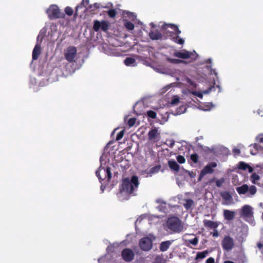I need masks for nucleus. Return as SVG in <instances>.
Instances as JSON below:
<instances>
[{"mask_svg":"<svg viewBox=\"0 0 263 263\" xmlns=\"http://www.w3.org/2000/svg\"><path fill=\"white\" fill-rule=\"evenodd\" d=\"M139 185L138 177L134 175L131 179L127 177L122 180V183L120 185V193H125L126 194L131 195L134 194L135 190H137Z\"/></svg>","mask_w":263,"mask_h":263,"instance_id":"nucleus-1","label":"nucleus"},{"mask_svg":"<svg viewBox=\"0 0 263 263\" xmlns=\"http://www.w3.org/2000/svg\"><path fill=\"white\" fill-rule=\"evenodd\" d=\"M168 228L175 233H180L183 230V226L179 218L171 217L166 221Z\"/></svg>","mask_w":263,"mask_h":263,"instance_id":"nucleus-2","label":"nucleus"},{"mask_svg":"<svg viewBox=\"0 0 263 263\" xmlns=\"http://www.w3.org/2000/svg\"><path fill=\"white\" fill-rule=\"evenodd\" d=\"M236 190L239 195H246L248 197H252L257 193V188L255 186L253 185L249 186L247 184L237 187Z\"/></svg>","mask_w":263,"mask_h":263,"instance_id":"nucleus-3","label":"nucleus"},{"mask_svg":"<svg viewBox=\"0 0 263 263\" xmlns=\"http://www.w3.org/2000/svg\"><path fill=\"white\" fill-rule=\"evenodd\" d=\"M46 13L50 20L64 18L65 14L62 12L57 5H51L47 10Z\"/></svg>","mask_w":263,"mask_h":263,"instance_id":"nucleus-4","label":"nucleus"},{"mask_svg":"<svg viewBox=\"0 0 263 263\" xmlns=\"http://www.w3.org/2000/svg\"><path fill=\"white\" fill-rule=\"evenodd\" d=\"M96 175L100 182L105 179H107V181H109L111 178V169L109 167L105 168L100 166L96 172Z\"/></svg>","mask_w":263,"mask_h":263,"instance_id":"nucleus-5","label":"nucleus"},{"mask_svg":"<svg viewBox=\"0 0 263 263\" xmlns=\"http://www.w3.org/2000/svg\"><path fill=\"white\" fill-rule=\"evenodd\" d=\"M65 59L69 63L76 62L75 59L77 54V49L76 47L70 46L64 51Z\"/></svg>","mask_w":263,"mask_h":263,"instance_id":"nucleus-6","label":"nucleus"},{"mask_svg":"<svg viewBox=\"0 0 263 263\" xmlns=\"http://www.w3.org/2000/svg\"><path fill=\"white\" fill-rule=\"evenodd\" d=\"M174 56L182 59L191 58L192 61H195L197 59L198 54L195 51L191 52L184 50L183 51H177L174 52Z\"/></svg>","mask_w":263,"mask_h":263,"instance_id":"nucleus-7","label":"nucleus"},{"mask_svg":"<svg viewBox=\"0 0 263 263\" xmlns=\"http://www.w3.org/2000/svg\"><path fill=\"white\" fill-rule=\"evenodd\" d=\"M221 246L223 250L229 251L235 247V242L233 238L229 235H226L221 241Z\"/></svg>","mask_w":263,"mask_h":263,"instance_id":"nucleus-8","label":"nucleus"},{"mask_svg":"<svg viewBox=\"0 0 263 263\" xmlns=\"http://www.w3.org/2000/svg\"><path fill=\"white\" fill-rule=\"evenodd\" d=\"M110 26V23L107 21H102L100 22L98 20L93 21V29L96 32H98L101 29L104 32H106Z\"/></svg>","mask_w":263,"mask_h":263,"instance_id":"nucleus-9","label":"nucleus"},{"mask_svg":"<svg viewBox=\"0 0 263 263\" xmlns=\"http://www.w3.org/2000/svg\"><path fill=\"white\" fill-rule=\"evenodd\" d=\"M217 166V163L215 162L209 163L201 171L199 175L198 180H201L203 177L208 174H212L214 171V168H215Z\"/></svg>","mask_w":263,"mask_h":263,"instance_id":"nucleus-10","label":"nucleus"},{"mask_svg":"<svg viewBox=\"0 0 263 263\" xmlns=\"http://www.w3.org/2000/svg\"><path fill=\"white\" fill-rule=\"evenodd\" d=\"M139 245L142 250L148 251L153 247V240L148 237H144L139 240Z\"/></svg>","mask_w":263,"mask_h":263,"instance_id":"nucleus-11","label":"nucleus"},{"mask_svg":"<svg viewBox=\"0 0 263 263\" xmlns=\"http://www.w3.org/2000/svg\"><path fill=\"white\" fill-rule=\"evenodd\" d=\"M121 256L125 261L130 262L134 259L135 254L130 249L125 248L122 251Z\"/></svg>","mask_w":263,"mask_h":263,"instance_id":"nucleus-12","label":"nucleus"},{"mask_svg":"<svg viewBox=\"0 0 263 263\" xmlns=\"http://www.w3.org/2000/svg\"><path fill=\"white\" fill-rule=\"evenodd\" d=\"M168 27L171 28L175 31V34L176 35L179 36V35L181 33V31L179 29L178 27L175 24H166L162 26V28L164 29H166ZM174 34V33L173 32H171L170 36H173Z\"/></svg>","mask_w":263,"mask_h":263,"instance_id":"nucleus-13","label":"nucleus"},{"mask_svg":"<svg viewBox=\"0 0 263 263\" xmlns=\"http://www.w3.org/2000/svg\"><path fill=\"white\" fill-rule=\"evenodd\" d=\"M252 214V208L250 205H245L241 209V216L243 217H249Z\"/></svg>","mask_w":263,"mask_h":263,"instance_id":"nucleus-14","label":"nucleus"},{"mask_svg":"<svg viewBox=\"0 0 263 263\" xmlns=\"http://www.w3.org/2000/svg\"><path fill=\"white\" fill-rule=\"evenodd\" d=\"M204 226L211 229H216L218 226V223L210 220L204 219L203 221Z\"/></svg>","mask_w":263,"mask_h":263,"instance_id":"nucleus-15","label":"nucleus"},{"mask_svg":"<svg viewBox=\"0 0 263 263\" xmlns=\"http://www.w3.org/2000/svg\"><path fill=\"white\" fill-rule=\"evenodd\" d=\"M173 241V240H167L161 242L159 246V249L160 251L165 252L167 251L170 247Z\"/></svg>","mask_w":263,"mask_h":263,"instance_id":"nucleus-16","label":"nucleus"},{"mask_svg":"<svg viewBox=\"0 0 263 263\" xmlns=\"http://www.w3.org/2000/svg\"><path fill=\"white\" fill-rule=\"evenodd\" d=\"M238 168L240 170L243 171L248 170V172L249 173H252L254 170L252 166H250L248 164L243 161L239 162L238 164Z\"/></svg>","mask_w":263,"mask_h":263,"instance_id":"nucleus-17","label":"nucleus"},{"mask_svg":"<svg viewBox=\"0 0 263 263\" xmlns=\"http://www.w3.org/2000/svg\"><path fill=\"white\" fill-rule=\"evenodd\" d=\"M223 216L226 220H232L235 216V212L229 210H224L223 211Z\"/></svg>","mask_w":263,"mask_h":263,"instance_id":"nucleus-18","label":"nucleus"},{"mask_svg":"<svg viewBox=\"0 0 263 263\" xmlns=\"http://www.w3.org/2000/svg\"><path fill=\"white\" fill-rule=\"evenodd\" d=\"M148 35L150 39L152 40H161L162 38V35L158 30L150 31Z\"/></svg>","mask_w":263,"mask_h":263,"instance_id":"nucleus-19","label":"nucleus"},{"mask_svg":"<svg viewBox=\"0 0 263 263\" xmlns=\"http://www.w3.org/2000/svg\"><path fill=\"white\" fill-rule=\"evenodd\" d=\"M41 48L40 45L38 44H36L32 52V59L33 60H36L39 58V55H40L41 53Z\"/></svg>","mask_w":263,"mask_h":263,"instance_id":"nucleus-20","label":"nucleus"},{"mask_svg":"<svg viewBox=\"0 0 263 263\" xmlns=\"http://www.w3.org/2000/svg\"><path fill=\"white\" fill-rule=\"evenodd\" d=\"M168 165L169 167L171 170L175 171L177 172H179L180 168L179 165L175 160H169L168 161Z\"/></svg>","mask_w":263,"mask_h":263,"instance_id":"nucleus-21","label":"nucleus"},{"mask_svg":"<svg viewBox=\"0 0 263 263\" xmlns=\"http://www.w3.org/2000/svg\"><path fill=\"white\" fill-rule=\"evenodd\" d=\"M222 198L227 202V203H231L233 198L230 193L228 192H224L221 193Z\"/></svg>","mask_w":263,"mask_h":263,"instance_id":"nucleus-22","label":"nucleus"},{"mask_svg":"<svg viewBox=\"0 0 263 263\" xmlns=\"http://www.w3.org/2000/svg\"><path fill=\"white\" fill-rule=\"evenodd\" d=\"M89 0H82L81 3L76 7V11L74 13V16L78 15V11L79 9L82 8L83 7H86L89 5Z\"/></svg>","mask_w":263,"mask_h":263,"instance_id":"nucleus-23","label":"nucleus"},{"mask_svg":"<svg viewBox=\"0 0 263 263\" xmlns=\"http://www.w3.org/2000/svg\"><path fill=\"white\" fill-rule=\"evenodd\" d=\"M158 135V130L155 128L149 131L148 133V139L152 140L156 139Z\"/></svg>","mask_w":263,"mask_h":263,"instance_id":"nucleus-24","label":"nucleus"},{"mask_svg":"<svg viewBox=\"0 0 263 263\" xmlns=\"http://www.w3.org/2000/svg\"><path fill=\"white\" fill-rule=\"evenodd\" d=\"M209 252L207 250L203 251L202 252H198L196 254V256L195 258L196 260L199 259H202L204 258L208 254Z\"/></svg>","mask_w":263,"mask_h":263,"instance_id":"nucleus-25","label":"nucleus"},{"mask_svg":"<svg viewBox=\"0 0 263 263\" xmlns=\"http://www.w3.org/2000/svg\"><path fill=\"white\" fill-rule=\"evenodd\" d=\"M161 169V165H157L151 168V169L149 170L147 174L150 176H152L153 174L158 173L159 171Z\"/></svg>","mask_w":263,"mask_h":263,"instance_id":"nucleus-26","label":"nucleus"},{"mask_svg":"<svg viewBox=\"0 0 263 263\" xmlns=\"http://www.w3.org/2000/svg\"><path fill=\"white\" fill-rule=\"evenodd\" d=\"M260 179V176L257 175L256 173H253L250 176V180L252 183L255 184L259 185L258 183V180Z\"/></svg>","mask_w":263,"mask_h":263,"instance_id":"nucleus-27","label":"nucleus"},{"mask_svg":"<svg viewBox=\"0 0 263 263\" xmlns=\"http://www.w3.org/2000/svg\"><path fill=\"white\" fill-rule=\"evenodd\" d=\"M172 38L171 40L175 42L176 44H180V45H183L184 43V40L180 38L179 36L176 35L175 36H171Z\"/></svg>","mask_w":263,"mask_h":263,"instance_id":"nucleus-28","label":"nucleus"},{"mask_svg":"<svg viewBox=\"0 0 263 263\" xmlns=\"http://www.w3.org/2000/svg\"><path fill=\"white\" fill-rule=\"evenodd\" d=\"M194 205V201L191 199H186L185 202L183 204L184 207L186 210H189Z\"/></svg>","mask_w":263,"mask_h":263,"instance_id":"nucleus-29","label":"nucleus"},{"mask_svg":"<svg viewBox=\"0 0 263 263\" xmlns=\"http://www.w3.org/2000/svg\"><path fill=\"white\" fill-rule=\"evenodd\" d=\"M136 62V60L135 59L131 57L126 58L124 61V63L125 65L127 66H130L134 64Z\"/></svg>","mask_w":263,"mask_h":263,"instance_id":"nucleus-30","label":"nucleus"},{"mask_svg":"<svg viewBox=\"0 0 263 263\" xmlns=\"http://www.w3.org/2000/svg\"><path fill=\"white\" fill-rule=\"evenodd\" d=\"M124 26L129 30H133L135 28L134 25L132 22L127 20L125 21Z\"/></svg>","mask_w":263,"mask_h":263,"instance_id":"nucleus-31","label":"nucleus"},{"mask_svg":"<svg viewBox=\"0 0 263 263\" xmlns=\"http://www.w3.org/2000/svg\"><path fill=\"white\" fill-rule=\"evenodd\" d=\"M187 242H189L190 243L193 245L194 246H196L199 241V239L197 237L195 236L193 239H190L186 240Z\"/></svg>","mask_w":263,"mask_h":263,"instance_id":"nucleus-32","label":"nucleus"},{"mask_svg":"<svg viewBox=\"0 0 263 263\" xmlns=\"http://www.w3.org/2000/svg\"><path fill=\"white\" fill-rule=\"evenodd\" d=\"M190 159L194 163H197L198 162L199 156L197 154L194 153L191 155Z\"/></svg>","mask_w":263,"mask_h":263,"instance_id":"nucleus-33","label":"nucleus"},{"mask_svg":"<svg viewBox=\"0 0 263 263\" xmlns=\"http://www.w3.org/2000/svg\"><path fill=\"white\" fill-rule=\"evenodd\" d=\"M108 15L111 18H114L117 15V11L115 9H110L107 11Z\"/></svg>","mask_w":263,"mask_h":263,"instance_id":"nucleus-34","label":"nucleus"},{"mask_svg":"<svg viewBox=\"0 0 263 263\" xmlns=\"http://www.w3.org/2000/svg\"><path fill=\"white\" fill-rule=\"evenodd\" d=\"M64 13L68 16H71L73 13V9L71 7L67 6L65 8Z\"/></svg>","mask_w":263,"mask_h":263,"instance_id":"nucleus-35","label":"nucleus"},{"mask_svg":"<svg viewBox=\"0 0 263 263\" xmlns=\"http://www.w3.org/2000/svg\"><path fill=\"white\" fill-rule=\"evenodd\" d=\"M147 116L152 119H155L157 117V114L155 111L150 110L147 111Z\"/></svg>","mask_w":263,"mask_h":263,"instance_id":"nucleus-36","label":"nucleus"},{"mask_svg":"<svg viewBox=\"0 0 263 263\" xmlns=\"http://www.w3.org/2000/svg\"><path fill=\"white\" fill-rule=\"evenodd\" d=\"M177 160L180 164H183L185 162V158L182 155H178L176 157Z\"/></svg>","mask_w":263,"mask_h":263,"instance_id":"nucleus-37","label":"nucleus"},{"mask_svg":"<svg viewBox=\"0 0 263 263\" xmlns=\"http://www.w3.org/2000/svg\"><path fill=\"white\" fill-rule=\"evenodd\" d=\"M168 61L170 62H171L172 63H174V64L183 63L184 62V61L182 60L176 59H169Z\"/></svg>","mask_w":263,"mask_h":263,"instance_id":"nucleus-38","label":"nucleus"},{"mask_svg":"<svg viewBox=\"0 0 263 263\" xmlns=\"http://www.w3.org/2000/svg\"><path fill=\"white\" fill-rule=\"evenodd\" d=\"M136 119L135 118H130L128 121V124L129 127L134 126L136 123Z\"/></svg>","mask_w":263,"mask_h":263,"instance_id":"nucleus-39","label":"nucleus"},{"mask_svg":"<svg viewBox=\"0 0 263 263\" xmlns=\"http://www.w3.org/2000/svg\"><path fill=\"white\" fill-rule=\"evenodd\" d=\"M124 134V130L120 131L117 135L116 140L118 141V140H121L123 138Z\"/></svg>","mask_w":263,"mask_h":263,"instance_id":"nucleus-40","label":"nucleus"},{"mask_svg":"<svg viewBox=\"0 0 263 263\" xmlns=\"http://www.w3.org/2000/svg\"><path fill=\"white\" fill-rule=\"evenodd\" d=\"M186 82L189 84L191 86H193V87H196V83L192 81V80H191L189 78H187L186 79Z\"/></svg>","mask_w":263,"mask_h":263,"instance_id":"nucleus-41","label":"nucleus"},{"mask_svg":"<svg viewBox=\"0 0 263 263\" xmlns=\"http://www.w3.org/2000/svg\"><path fill=\"white\" fill-rule=\"evenodd\" d=\"M233 153L235 156H238L240 154V151L237 148H234L233 149Z\"/></svg>","mask_w":263,"mask_h":263,"instance_id":"nucleus-42","label":"nucleus"},{"mask_svg":"<svg viewBox=\"0 0 263 263\" xmlns=\"http://www.w3.org/2000/svg\"><path fill=\"white\" fill-rule=\"evenodd\" d=\"M223 182H224V180L223 179H218L216 181V185L217 187H220V186H221Z\"/></svg>","mask_w":263,"mask_h":263,"instance_id":"nucleus-43","label":"nucleus"},{"mask_svg":"<svg viewBox=\"0 0 263 263\" xmlns=\"http://www.w3.org/2000/svg\"><path fill=\"white\" fill-rule=\"evenodd\" d=\"M256 140L259 142L263 143V134H260L257 136Z\"/></svg>","mask_w":263,"mask_h":263,"instance_id":"nucleus-44","label":"nucleus"},{"mask_svg":"<svg viewBox=\"0 0 263 263\" xmlns=\"http://www.w3.org/2000/svg\"><path fill=\"white\" fill-rule=\"evenodd\" d=\"M179 102V99L178 97L174 98L171 101V103L173 105L177 104Z\"/></svg>","mask_w":263,"mask_h":263,"instance_id":"nucleus-45","label":"nucleus"},{"mask_svg":"<svg viewBox=\"0 0 263 263\" xmlns=\"http://www.w3.org/2000/svg\"><path fill=\"white\" fill-rule=\"evenodd\" d=\"M92 7H93V9L92 10L99 9V8H100V4L96 3L93 5V6L90 5L89 6V8H90V9H92Z\"/></svg>","mask_w":263,"mask_h":263,"instance_id":"nucleus-46","label":"nucleus"},{"mask_svg":"<svg viewBox=\"0 0 263 263\" xmlns=\"http://www.w3.org/2000/svg\"><path fill=\"white\" fill-rule=\"evenodd\" d=\"M213 236L214 237H217L219 236V233L218 231L216 229H214V232L213 233H211Z\"/></svg>","mask_w":263,"mask_h":263,"instance_id":"nucleus-47","label":"nucleus"},{"mask_svg":"<svg viewBox=\"0 0 263 263\" xmlns=\"http://www.w3.org/2000/svg\"><path fill=\"white\" fill-rule=\"evenodd\" d=\"M215 262V259L213 257H209L206 260V263H214Z\"/></svg>","mask_w":263,"mask_h":263,"instance_id":"nucleus-48","label":"nucleus"},{"mask_svg":"<svg viewBox=\"0 0 263 263\" xmlns=\"http://www.w3.org/2000/svg\"><path fill=\"white\" fill-rule=\"evenodd\" d=\"M253 146L254 148H255L256 150H258L259 149H260L261 148V146L258 145V144H251L250 145V146Z\"/></svg>","mask_w":263,"mask_h":263,"instance_id":"nucleus-49","label":"nucleus"},{"mask_svg":"<svg viewBox=\"0 0 263 263\" xmlns=\"http://www.w3.org/2000/svg\"><path fill=\"white\" fill-rule=\"evenodd\" d=\"M175 145V142L174 141H171L170 144H168V146L170 147H173Z\"/></svg>","mask_w":263,"mask_h":263,"instance_id":"nucleus-50","label":"nucleus"},{"mask_svg":"<svg viewBox=\"0 0 263 263\" xmlns=\"http://www.w3.org/2000/svg\"><path fill=\"white\" fill-rule=\"evenodd\" d=\"M257 247L259 249H261L263 247V244L261 242H258L257 243Z\"/></svg>","mask_w":263,"mask_h":263,"instance_id":"nucleus-51","label":"nucleus"},{"mask_svg":"<svg viewBox=\"0 0 263 263\" xmlns=\"http://www.w3.org/2000/svg\"><path fill=\"white\" fill-rule=\"evenodd\" d=\"M196 95H197L198 97H199V98H201L202 97V94H201V93H199V92H196Z\"/></svg>","mask_w":263,"mask_h":263,"instance_id":"nucleus-52","label":"nucleus"},{"mask_svg":"<svg viewBox=\"0 0 263 263\" xmlns=\"http://www.w3.org/2000/svg\"><path fill=\"white\" fill-rule=\"evenodd\" d=\"M224 263H235L233 261H230V260H227V261H225L224 262Z\"/></svg>","mask_w":263,"mask_h":263,"instance_id":"nucleus-53","label":"nucleus"}]
</instances>
